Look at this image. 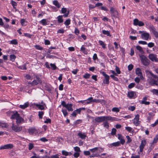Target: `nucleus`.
Wrapping results in <instances>:
<instances>
[{"mask_svg":"<svg viewBox=\"0 0 158 158\" xmlns=\"http://www.w3.org/2000/svg\"><path fill=\"white\" fill-rule=\"evenodd\" d=\"M145 73L148 78V80L149 84L152 85H157V82L158 81V77L148 70H146Z\"/></svg>","mask_w":158,"mask_h":158,"instance_id":"1","label":"nucleus"},{"mask_svg":"<svg viewBox=\"0 0 158 158\" xmlns=\"http://www.w3.org/2000/svg\"><path fill=\"white\" fill-rule=\"evenodd\" d=\"M110 120L112 121H117V118L110 116L97 117L92 121L93 123L97 122L100 123L105 121Z\"/></svg>","mask_w":158,"mask_h":158,"instance_id":"2","label":"nucleus"},{"mask_svg":"<svg viewBox=\"0 0 158 158\" xmlns=\"http://www.w3.org/2000/svg\"><path fill=\"white\" fill-rule=\"evenodd\" d=\"M139 57L143 65L145 66H147L150 64V60L145 56L144 55H140Z\"/></svg>","mask_w":158,"mask_h":158,"instance_id":"3","label":"nucleus"},{"mask_svg":"<svg viewBox=\"0 0 158 158\" xmlns=\"http://www.w3.org/2000/svg\"><path fill=\"white\" fill-rule=\"evenodd\" d=\"M61 105L64 107L66 108L69 111H73V110L72 108L73 104H66L64 101H63L61 103Z\"/></svg>","mask_w":158,"mask_h":158,"instance_id":"4","label":"nucleus"},{"mask_svg":"<svg viewBox=\"0 0 158 158\" xmlns=\"http://www.w3.org/2000/svg\"><path fill=\"white\" fill-rule=\"evenodd\" d=\"M139 115L137 114L135 116L133 119V123L136 126H140L141 122L139 121Z\"/></svg>","mask_w":158,"mask_h":158,"instance_id":"5","label":"nucleus"},{"mask_svg":"<svg viewBox=\"0 0 158 158\" xmlns=\"http://www.w3.org/2000/svg\"><path fill=\"white\" fill-rule=\"evenodd\" d=\"M11 128L14 131L16 132H19L22 130V126H17L14 123H12Z\"/></svg>","mask_w":158,"mask_h":158,"instance_id":"6","label":"nucleus"},{"mask_svg":"<svg viewBox=\"0 0 158 158\" xmlns=\"http://www.w3.org/2000/svg\"><path fill=\"white\" fill-rule=\"evenodd\" d=\"M149 30L153 34L155 37L158 38V32L156 30V29L153 26H152L149 27Z\"/></svg>","mask_w":158,"mask_h":158,"instance_id":"7","label":"nucleus"},{"mask_svg":"<svg viewBox=\"0 0 158 158\" xmlns=\"http://www.w3.org/2000/svg\"><path fill=\"white\" fill-rule=\"evenodd\" d=\"M149 58L152 61L155 62H158V59L157 57V56L154 54H150L148 55Z\"/></svg>","mask_w":158,"mask_h":158,"instance_id":"8","label":"nucleus"},{"mask_svg":"<svg viewBox=\"0 0 158 158\" xmlns=\"http://www.w3.org/2000/svg\"><path fill=\"white\" fill-rule=\"evenodd\" d=\"M102 75L104 77L105 79L103 80V83L106 84H108L109 81V76L105 73L104 72H102Z\"/></svg>","mask_w":158,"mask_h":158,"instance_id":"9","label":"nucleus"},{"mask_svg":"<svg viewBox=\"0 0 158 158\" xmlns=\"http://www.w3.org/2000/svg\"><path fill=\"white\" fill-rule=\"evenodd\" d=\"M28 131L29 134L30 135H33L34 134L36 135L38 133V130L34 127H31L29 128L28 130Z\"/></svg>","mask_w":158,"mask_h":158,"instance_id":"10","label":"nucleus"},{"mask_svg":"<svg viewBox=\"0 0 158 158\" xmlns=\"http://www.w3.org/2000/svg\"><path fill=\"white\" fill-rule=\"evenodd\" d=\"M135 73L141 79L143 80L144 78L143 76L141 69L139 68H137L135 70Z\"/></svg>","mask_w":158,"mask_h":158,"instance_id":"11","label":"nucleus"},{"mask_svg":"<svg viewBox=\"0 0 158 158\" xmlns=\"http://www.w3.org/2000/svg\"><path fill=\"white\" fill-rule=\"evenodd\" d=\"M36 80H34L32 82V84L33 85H36L38 84L42 83V81L39 77L37 75H35Z\"/></svg>","mask_w":158,"mask_h":158,"instance_id":"12","label":"nucleus"},{"mask_svg":"<svg viewBox=\"0 0 158 158\" xmlns=\"http://www.w3.org/2000/svg\"><path fill=\"white\" fill-rule=\"evenodd\" d=\"M13 147V145L12 144H8L2 146L0 147V149H8L12 148Z\"/></svg>","mask_w":158,"mask_h":158,"instance_id":"13","label":"nucleus"},{"mask_svg":"<svg viewBox=\"0 0 158 158\" xmlns=\"http://www.w3.org/2000/svg\"><path fill=\"white\" fill-rule=\"evenodd\" d=\"M110 11L111 15L114 17H115L118 15V12L117 10L112 7L110 8Z\"/></svg>","mask_w":158,"mask_h":158,"instance_id":"14","label":"nucleus"},{"mask_svg":"<svg viewBox=\"0 0 158 158\" xmlns=\"http://www.w3.org/2000/svg\"><path fill=\"white\" fill-rule=\"evenodd\" d=\"M149 36V34L147 32H143L141 35L142 38L145 40H148Z\"/></svg>","mask_w":158,"mask_h":158,"instance_id":"15","label":"nucleus"},{"mask_svg":"<svg viewBox=\"0 0 158 158\" xmlns=\"http://www.w3.org/2000/svg\"><path fill=\"white\" fill-rule=\"evenodd\" d=\"M19 114L18 113L17 111H14L13 112V114L12 115L10 118L11 119H16L19 116Z\"/></svg>","mask_w":158,"mask_h":158,"instance_id":"16","label":"nucleus"},{"mask_svg":"<svg viewBox=\"0 0 158 158\" xmlns=\"http://www.w3.org/2000/svg\"><path fill=\"white\" fill-rule=\"evenodd\" d=\"M16 122L17 124H19L22 123H24V120L23 118L20 117L19 115L16 119Z\"/></svg>","mask_w":158,"mask_h":158,"instance_id":"17","label":"nucleus"},{"mask_svg":"<svg viewBox=\"0 0 158 158\" xmlns=\"http://www.w3.org/2000/svg\"><path fill=\"white\" fill-rule=\"evenodd\" d=\"M146 143V142L145 140H142L141 141V144L139 146V151L140 152H142L143 151Z\"/></svg>","mask_w":158,"mask_h":158,"instance_id":"18","label":"nucleus"},{"mask_svg":"<svg viewBox=\"0 0 158 158\" xmlns=\"http://www.w3.org/2000/svg\"><path fill=\"white\" fill-rule=\"evenodd\" d=\"M128 97L130 98H135L136 97L135 93L134 92L130 91L128 93Z\"/></svg>","mask_w":158,"mask_h":158,"instance_id":"19","label":"nucleus"},{"mask_svg":"<svg viewBox=\"0 0 158 158\" xmlns=\"http://www.w3.org/2000/svg\"><path fill=\"white\" fill-rule=\"evenodd\" d=\"M118 139L120 140V143L123 145L125 143V140L124 139L122 135L121 134H118Z\"/></svg>","mask_w":158,"mask_h":158,"instance_id":"20","label":"nucleus"},{"mask_svg":"<svg viewBox=\"0 0 158 158\" xmlns=\"http://www.w3.org/2000/svg\"><path fill=\"white\" fill-rule=\"evenodd\" d=\"M78 135L82 139H85L86 137V135L85 133H82L81 132H79L78 134Z\"/></svg>","mask_w":158,"mask_h":158,"instance_id":"21","label":"nucleus"},{"mask_svg":"<svg viewBox=\"0 0 158 158\" xmlns=\"http://www.w3.org/2000/svg\"><path fill=\"white\" fill-rule=\"evenodd\" d=\"M29 105V103L27 102L25 103L24 105H20L19 106V107L21 109H25L26 108L28 107Z\"/></svg>","mask_w":158,"mask_h":158,"instance_id":"22","label":"nucleus"},{"mask_svg":"<svg viewBox=\"0 0 158 158\" xmlns=\"http://www.w3.org/2000/svg\"><path fill=\"white\" fill-rule=\"evenodd\" d=\"M35 105L36 106V107L38 108L39 109L43 110L44 109V107L43 105H41L40 104H38L37 103L35 104Z\"/></svg>","mask_w":158,"mask_h":158,"instance_id":"23","label":"nucleus"},{"mask_svg":"<svg viewBox=\"0 0 158 158\" xmlns=\"http://www.w3.org/2000/svg\"><path fill=\"white\" fill-rule=\"evenodd\" d=\"M62 154L65 156H71L72 153L71 152H68L65 151L63 150L62 151Z\"/></svg>","mask_w":158,"mask_h":158,"instance_id":"24","label":"nucleus"},{"mask_svg":"<svg viewBox=\"0 0 158 158\" xmlns=\"http://www.w3.org/2000/svg\"><path fill=\"white\" fill-rule=\"evenodd\" d=\"M63 16L62 15H59L57 17V21L59 23H62L63 22V20L62 19Z\"/></svg>","mask_w":158,"mask_h":158,"instance_id":"25","label":"nucleus"},{"mask_svg":"<svg viewBox=\"0 0 158 158\" xmlns=\"http://www.w3.org/2000/svg\"><path fill=\"white\" fill-rule=\"evenodd\" d=\"M8 125L7 123L0 122V127H2L7 128L8 127Z\"/></svg>","mask_w":158,"mask_h":158,"instance_id":"26","label":"nucleus"},{"mask_svg":"<svg viewBox=\"0 0 158 158\" xmlns=\"http://www.w3.org/2000/svg\"><path fill=\"white\" fill-rule=\"evenodd\" d=\"M40 23L42 24L43 25H46L48 24L47 22L46 19H43L39 22Z\"/></svg>","mask_w":158,"mask_h":158,"instance_id":"27","label":"nucleus"},{"mask_svg":"<svg viewBox=\"0 0 158 158\" xmlns=\"http://www.w3.org/2000/svg\"><path fill=\"white\" fill-rule=\"evenodd\" d=\"M103 34L104 35H107V36H111V35L110 34V31H106L105 30H103L102 31Z\"/></svg>","mask_w":158,"mask_h":158,"instance_id":"28","label":"nucleus"},{"mask_svg":"<svg viewBox=\"0 0 158 158\" xmlns=\"http://www.w3.org/2000/svg\"><path fill=\"white\" fill-rule=\"evenodd\" d=\"M16 58V56L14 55H11L10 56V60L13 62Z\"/></svg>","mask_w":158,"mask_h":158,"instance_id":"29","label":"nucleus"},{"mask_svg":"<svg viewBox=\"0 0 158 158\" xmlns=\"http://www.w3.org/2000/svg\"><path fill=\"white\" fill-rule=\"evenodd\" d=\"M136 48L137 50H138L141 54H143L144 53L143 51V50L142 47H141L139 46H137L136 47Z\"/></svg>","mask_w":158,"mask_h":158,"instance_id":"30","label":"nucleus"},{"mask_svg":"<svg viewBox=\"0 0 158 158\" xmlns=\"http://www.w3.org/2000/svg\"><path fill=\"white\" fill-rule=\"evenodd\" d=\"M120 145V142L119 141H118L116 142H114L112 143L111 145V146L117 147L118 146Z\"/></svg>","mask_w":158,"mask_h":158,"instance_id":"31","label":"nucleus"},{"mask_svg":"<svg viewBox=\"0 0 158 158\" xmlns=\"http://www.w3.org/2000/svg\"><path fill=\"white\" fill-rule=\"evenodd\" d=\"M53 3L54 5L56 6L58 8L60 7V6L57 1H54Z\"/></svg>","mask_w":158,"mask_h":158,"instance_id":"32","label":"nucleus"},{"mask_svg":"<svg viewBox=\"0 0 158 158\" xmlns=\"http://www.w3.org/2000/svg\"><path fill=\"white\" fill-rule=\"evenodd\" d=\"M62 112L64 117H66L68 115V112L65 109H62Z\"/></svg>","mask_w":158,"mask_h":158,"instance_id":"33","label":"nucleus"},{"mask_svg":"<svg viewBox=\"0 0 158 158\" xmlns=\"http://www.w3.org/2000/svg\"><path fill=\"white\" fill-rule=\"evenodd\" d=\"M93 98L92 97H90L86 99L87 102V103L89 104L93 102Z\"/></svg>","mask_w":158,"mask_h":158,"instance_id":"34","label":"nucleus"},{"mask_svg":"<svg viewBox=\"0 0 158 158\" xmlns=\"http://www.w3.org/2000/svg\"><path fill=\"white\" fill-rule=\"evenodd\" d=\"M151 91L152 92L153 94L158 95V89H154L151 90Z\"/></svg>","mask_w":158,"mask_h":158,"instance_id":"35","label":"nucleus"},{"mask_svg":"<svg viewBox=\"0 0 158 158\" xmlns=\"http://www.w3.org/2000/svg\"><path fill=\"white\" fill-rule=\"evenodd\" d=\"M126 138L127 139V141L126 142L127 143H130L132 141V139L130 137V136L128 135H127L126 136Z\"/></svg>","mask_w":158,"mask_h":158,"instance_id":"36","label":"nucleus"},{"mask_svg":"<svg viewBox=\"0 0 158 158\" xmlns=\"http://www.w3.org/2000/svg\"><path fill=\"white\" fill-rule=\"evenodd\" d=\"M98 43L100 44L102 46V47L103 48H106V46L105 45V44L104 42H103L102 41L99 40L98 41Z\"/></svg>","mask_w":158,"mask_h":158,"instance_id":"37","label":"nucleus"},{"mask_svg":"<svg viewBox=\"0 0 158 158\" xmlns=\"http://www.w3.org/2000/svg\"><path fill=\"white\" fill-rule=\"evenodd\" d=\"M105 121V122L103 123L104 127H106V128L108 129V128L109 127V123L107 122V121Z\"/></svg>","mask_w":158,"mask_h":158,"instance_id":"38","label":"nucleus"},{"mask_svg":"<svg viewBox=\"0 0 158 158\" xmlns=\"http://www.w3.org/2000/svg\"><path fill=\"white\" fill-rule=\"evenodd\" d=\"M70 23V19H68L66 20L64 23V24L66 26H68Z\"/></svg>","mask_w":158,"mask_h":158,"instance_id":"39","label":"nucleus"},{"mask_svg":"<svg viewBox=\"0 0 158 158\" xmlns=\"http://www.w3.org/2000/svg\"><path fill=\"white\" fill-rule=\"evenodd\" d=\"M90 75L89 73H86L83 76V77L85 79L89 78L90 77Z\"/></svg>","mask_w":158,"mask_h":158,"instance_id":"40","label":"nucleus"},{"mask_svg":"<svg viewBox=\"0 0 158 158\" xmlns=\"http://www.w3.org/2000/svg\"><path fill=\"white\" fill-rule=\"evenodd\" d=\"M10 43L11 44L16 45L17 44L18 42L16 40H13L10 41Z\"/></svg>","mask_w":158,"mask_h":158,"instance_id":"41","label":"nucleus"},{"mask_svg":"<svg viewBox=\"0 0 158 158\" xmlns=\"http://www.w3.org/2000/svg\"><path fill=\"white\" fill-rule=\"evenodd\" d=\"M74 151L77 152H79L81 151L80 148L77 146L74 147Z\"/></svg>","mask_w":158,"mask_h":158,"instance_id":"42","label":"nucleus"},{"mask_svg":"<svg viewBox=\"0 0 158 158\" xmlns=\"http://www.w3.org/2000/svg\"><path fill=\"white\" fill-rule=\"evenodd\" d=\"M18 68L19 69L23 70H26L27 69L26 66L25 64H24L23 66H18Z\"/></svg>","mask_w":158,"mask_h":158,"instance_id":"43","label":"nucleus"},{"mask_svg":"<svg viewBox=\"0 0 158 158\" xmlns=\"http://www.w3.org/2000/svg\"><path fill=\"white\" fill-rule=\"evenodd\" d=\"M139 21L137 19H135L134 20V24L135 26L137 25Z\"/></svg>","mask_w":158,"mask_h":158,"instance_id":"44","label":"nucleus"},{"mask_svg":"<svg viewBox=\"0 0 158 158\" xmlns=\"http://www.w3.org/2000/svg\"><path fill=\"white\" fill-rule=\"evenodd\" d=\"M112 110L113 112H118L119 110L117 107H114L112 109Z\"/></svg>","mask_w":158,"mask_h":158,"instance_id":"45","label":"nucleus"},{"mask_svg":"<svg viewBox=\"0 0 158 158\" xmlns=\"http://www.w3.org/2000/svg\"><path fill=\"white\" fill-rule=\"evenodd\" d=\"M125 129L128 131L129 132H131L132 131V128L130 127H125Z\"/></svg>","mask_w":158,"mask_h":158,"instance_id":"46","label":"nucleus"},{"mask_svg":"<svg viewBox=\"0 0 158 158\" xmlns=\"http://www.w3.org/2000/svg\"><path fill=\"white\" fill-rule=\"evenodd\" d=\"M140 79H141L140 77H136L135 78L134 81L136 83H139L140 82Z\"/></svg>","mask_w":158,"mask_h":158,"instance_id":"47","label":"nucleus"},{"mask_svg":"<svg viewBox=\"0 0 158 158\" xmlns=\"http://www.w3.org/2000/svg\"><path fill=\"white\" fill-rule=\"evenodd\" d=\"M33 145L32 143H30L28 145V149L30 150L33 148Z\"/></svg>","mask_w":158,"mask_h":158,"instance_id":"48","label":"nucleus"},{"mask_svg":"<svg viewBox=\"0 0 158 158\" xmlns=\"http://www.w3.org/2000/svg\"><path fill=\"white\" fill-rule=\"evenodd\" d=\"M135 85V84L134 83H130L128 85V87L129 89H131Z\"/></svg>","mask_w":158,"mask_h":158,"instance_id":"49","label":"nucleus"},{"mask_svg":"<svg viewBox=\"0 0 158 158\" xmlns=\"http://www.w3.org/2000/svg\"><path fill=\"white\" fill-rule=\"evenodd\" d=\"M158 141V136H156L154 139V140L153 141V143H156Z\"/></svg>","mask_w":158,"mask_h":158,"instance_id":"50","label":"nucleus"},{"mask_svg":"<svg viewBox=\"0 0 158 158\" xmlns=\"http://www.w3.org/2000/svg\"><path fill=\"white\" fill-rule=\"evenodd\" d=\"M11 4H12V5L13 8H15V6H17V3H16L13 1H11Z\"/></svg>","mask_w":158,"mask_h":158,"instance_id":"51","label":"nucleus"},{"mask_svg":"<svg viewBox=\"0 0 158 158\" xmlns=\"http://www.w3.org/2000/svg\"><path fill=\"white\" fill-rule=\"evenodd\" d=\"M44 114V112L43 111H39V116L40 118H42V115Z\"/></svg>","mask_w":158,"mask_h":158,"instance_id":"52","label":"nucleus"},{"mask_svg":"<svg viewBox=\"0 0 158 158\" xmlns=\"http://www.w3.org/2000/svg\"><path fill=\"white\" fill-rule=\"evenodd\" d=\"M154 43L152 42H150L148 44V46L149 48H152L154 46Z\"/></svg>","mask_w":158,"mask_h":158,"instance_id":"53","label":"nucleus"},{"mask_svg":"<svg viewBox=\"0 0 158 158\" xmlns=\"http://www.w3.org/2000/svg\"><path fill=\"white\" fill-rule=\"evenodd\" d=\"M133 65L131 64L128 65V70L129 71H131L133 69Z\"/></svg>","mask_w":158,"mask_h":158,"instance_id":"54","label":"nucleus"},{"mask_svg":"<svg viewBox=\"0 0 158 158\" xmlns=\"http://www.w3.org/2000/svg\"><path fill=\"white\" fill-rule=\"evenodd\" d=\"M116 130L115 128H113L112 130L111 134L112 135H114L116 134Z\"/></svg>","mask_w":158,"mask_h":158,"instance_id":"55","label":"nucleus"},{"mask_svg":"<svg viewBox=\"0 0 158 158\" xmlns=\"http://www.w3.org/2000/svg\"><path fill=\"white\" fill-rule=\"evenodd\" d=\"M79 155L80 154L79 152H76L74 153L73 154V156L75 158H77L79 156Z\"/></svg>","mask_w":158,"mask_h":158,"instance_id":"56","label":"nucleus"},{"mask_svg":"<svg viewBox=\"0 0 158 158\" xmlns=\"http://www.w3.org/2000/svg\"><path fill=\"white\" fill-rule=\"evenodd\" d=\"M135 109V107L133 106H130L129 107L128 109L131 111H134Z\"/></svg>","mask_w":158,"mask_h":158,"instance_id":"57","label":"nucleus"},{"mask_svg":"<svg viewBox=\"0 0 158 158\" xmlns=\"http://www.w3.org/2000/svg\"><path fill=\"white\" fill-rule=\"evenodd\" d=\"M84 154L85 155L89 156L90 155V153L89 151H84Z\"/></svg>","mask_w":158,"mask_h":158,"instance_id":"58","label":"nucleus"},{"mask_svg":"<svg viewBox=\"0 0 158 158\" xmlns=\"http://www.w3.org/2000/svg\"><path fill=\"white\" fill-rule=\"evenodd\" d=\"M110 77L112 78H113L114 80H115V81H118V78L117 77H116L115 76H114V75H111L110 76Z\"/></svg>","mask_w":158,"mask_h":158,"instance_id":"59","label":"nucleus"},{"mask_svg":"<svg viewBox=\"0 0 158 158\" xmlns=\"http://www.w3.org/2000/svg\"><path fill=\"white\" fill-rule=\"evenodd\" d=\"M98 149V147H96L94 148L90 149V150L92 152H94L96 151H97Z\"/></svg>","mask_w":158,"mask_h":158,"instance_id":"60","label":"nucleus"},{"mask_svg":"<svg viewBox=\"0 0 158 158\" xmlns=\"http://www.w3.org/2000/svg\"><path fill=\"white\" fill-rule=\"evenodd\" d=\"M61 13L63 14L65 13L67 11V9L66 8H62L61 9Z\"/></svg>","mask_w":158,"mask_h":158,"instance_id":"61","label":"nucleus"},{"mask_svg":"<svg viewBox=\"0 0 158 158\" xmlns=\"http://www.w3.org/2000/svg\"><path fill=\"white\" fill-rule=\"evenodd\" d=\"M25 21L24 19H22L21 20V25L22 26H25Z\"/></svg>","mask_w":158,"mask_h":158,"instance_id":"62","label":"nucleus"},{"mask_svg":"<svg viewBox=\"0 0 158 158\" xmlns=\"http://www.w3.org/2000/svg\"><path fill=\"white\" fill-rule=\"evenodd\" d=\"M115 70L118 74H119L120 73V70L119 68L117 66L116 67Z\"/></svg>","mask_w":158,"mask_h":158,"instance_id":"63","label":"nucleus"},{"mask_svg":"<svg viewBox=\"0 0 158 158\" xmlns=\"http://www.w3.org/2000/svg\"><path fill=\"white\" fill-rule=\"evenodd\" d=\"M59 156L58 155H55L52 156L50 158L48 157V158H59Z\"/></svg>","mask_w":158,"mask_h":158,"instance_id":"64","label":"nucleus"}]
</instances>
